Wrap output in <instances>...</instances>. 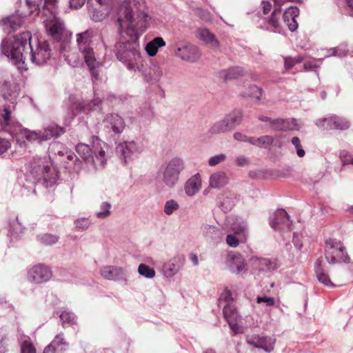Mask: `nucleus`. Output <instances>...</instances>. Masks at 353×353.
<instances>
[{"label": "nucleus", "mask_w": 353, "mask_h": 353, "mask_svg": "<svg viewBox=\"0 0 353 353\" xmlns=\"http://www.w3.org/2000/svg\"><path fill=\"white\" fill-rule=\"evenodd\" d=\"M141 0H125L117 11V26L121 40L114 47L117 58L130 70H139L138 40L148 27L150 17L141 10Z\"/></svg>", "instance_id": "f257e3e1"}, {"label": "nucleus", "mask_w": 353, "mask_h": 353, "mask_svg": "<svg viewBox=\"0 0 353 353\" xmlns=\"http://www.w3.org/2000/svg\"><path fill=\"white\" fill-rule=\"evenodd\" d=\"M47 32L50 38L38 40L34 47L31 43V33L28 31L14 36L13 39H4L1 45V53L9 58L21 72L28 70L27 60L37 65L46 63L54 57L57 48H59L61 51L65 50L63 43L61 42L62 37L59 41H57Z\"/></svg>", "instance_id": "f03ea898"}, {"label": "nucleus", "mask_w": 353, "mask_h": 353, "mask_svg": "<svg viewBox=\"0 0 353 353\" xmlns=\"http://www.w3.org/2000/svg\"><path fill=\"white\" fill-rule=\"evenodd\" d=\"M10 114V106L5 107L0 119L1 130L8 133L15 139L16 144L19 146L20 152L26 150V141L31 143L36 141H47L52 137H59L65 132L63 128L54 123L48 125L43 130L39 132L30 130L23 128L20 123L11 117Z\"/></svg>", "instance_id": "7ed1b4c3"}, {"label": "nucleus", "mask_w": 353, "mask_h": 353, "mask_svg": "<svg viewBox=\"0 0 353 353\" xmlns=\"http://www.w3.org/2000/svg\"><path fill=\"white\" fill-rule=\"evenodd\" d=\"M58 172L52 167L50 157H36L30 161L26 166L24 181L19 182L22 193L30 195L35 193V185L41 184L46 188H53L57 184Z\"/></svg>", "instance_id": "20e7f679"}, {"label": "nucleus", "mask_w": 353, "mask_h": 353, "mask_svg": "<svg viewBox=\"0 0 353 353\" xmlns=\"http://www.w3.org/2000/svg\"><path fill=\"white\" fill-rule=\"evenodd\" d=\"M57 0H26V6L28 11L21 12L23 17L31 14L43 15L47 18L43 21L46 32L57 41H59L63 33L64 25L61 20L57 17Z\"/></svg>", "instance_id": "39448f33"}, {"label": "nucleus", "mask_w": 353, "mask_h": 353, "mask_svg": "<svg viewBox=\"0 0 353 353\" xmlns=\"http://www.w3.org/2000/svg\"><path fill=\"white\" fill-rule=\"evenodd\" d=\"M77 44L81 58L89 68L92 77L97 80L102 63L94 51V32L87 30L76 34Z\"/></svg>", "instance_id": "423d86ee"}, {"label": "nucleus", "mask_w": 353, "mask_h": 353, "mask_svg": "<svg viewBox=\"0 0 353 353\" xmlns=\"http://www.w3.org/2000/svg\"><path fill=\"white\" fill-rule=\"evenodd\" d=\"M108 145L97 137H93L92 146L79 143L76 146L77 154L96 169L103 168L107 161L106 150Z\"/></svg>", "instance_id": "0eeeda50"}, {"label": "nucleus", "mask_w": 353, "mask_h": 353, "mask_svg": "<svg viewBox=\"0 0 353 353\" xmlns=\"http://www.w3.org/2000/svg\"><path fill=\"white\" fill-rule=\"evenodd\" d=\"M225 225L230 228L232 234H228L226 243L230 247L236 248L240 243H245L248 235V224L241 218L230 215L226 217Z\"/></svg>", "instance_id": "6e6552de"}, {"label": "nucleus", "mask_w": 353, "mask_h": 353, "mask_svg": "<svg viewBox=\"0 0 353 353\" xmlns=\"http://www.w3.org/2000/svg\"><path fill=\"white\" fill-rule=\"evenodd\" d=\"M228 303L224 306L222 313L227 321L230 330L234 334H241L243 332V327L241 325V317L239 314L235 305L233 304L232 293L228 288H225L222 292V299Z\"/></svg>", "instance_id": "1a4fd4ad"}, {"label": "nucleus", "mask_w": 353, "mask_h": 353, "mask_svg": "<svg viewBox=\"0 0 353 353\" xmlns=\"http://www.w3.org/2000/svg\"><path fill=\"white\" fill-rule=\"evenodd\" d=\"M185 169V161L180 157H174L161 168L160 173L163 183L173 188L178 183L179 175Z\"/></svg>", "instance_id": "9d476101"}, {"label": "nucleus", "mask_w": 353, "mask_h": 353, "mask_svg": "<svg viewBox=\"0 0 353 353\" xmlns=\"http://www.w3.org/2000/svg\"><path fill=\"white\" fill-rule=\"evenodd\" d=\"M325 255L330 264L350 262V257L343 243L334 239H330L325 241Z\"/></svg>", "instance_id": "9b49d317"}, {"label": "nucleus", "mask_w": 353, "mask_h": 353, "mask_svg": "<svg viewBox=\"0 0 353 353\" xmlns=\"http://www.w3.org/2000/svg\"><path fill=\"white\" fill-rule=\"evenodd\" d=\"M143 150V144L134 140L119 143L116 148L117 153L125 164L138 159Z\"/></svg>", "instance_id": "f8f14e48"}, {"label": "nucleus", "mask_w": 353, "mask_h": 353, "mask_svg": "<svg viewBox=\"0 0 353 353\" xmlns=\"http://www.w3.org/2000/svg\"><path fill=\"white\" fill-rule=\"evenodd\" d=\"M52 272L49 266L44 263H37L27 269V281L32 284L41 285L50 281Z\"/></svg>", "instance_id": "ddd939ff"}, {"label": "nucleus", "mask_w": 353, "mask_h": 353, "mask_svg": "<svg viewBox=\"0 0 353 353\" xmlns=\"http://www.w3.org/2000/svg\"><path fill=\"white\" fill-rule=\"evenodd\" d=\"M103 130L110 136L121 134L125 127L124 119L118 114L110 113L105 116L101 123Z\"/></svg>", "instance_id": "4468645a"}, {"label": "nucleus", "mask_w": 353, "mask_h": 353, "mask_svg": "<svg viewBox=\"0 0 353 353\" xmlns=\"http://www.w3.org/2000/svg\"><path fill=\"white\" fill-rule=\"evenodd\" d=\"M103 110L102 100L97 97L91 101H78L72 103L70 110L74 117L79 114H90L94 112H101Z\"/></svg>", "instance_id": "2eb2a0df"}, {"label": "nucleus", "mask_w": 353, "mask_h": 353, "mask_svg": "<svg viewBox=\"0 0 353 353\" xmlns=\"http://www.w3.org/2000/svg\"><path fill=\"white\" fill-rule=\"evenodd\" d=\"M315 124L323 129L346 130L350 128V121L343 117L332 115L328 117L321 118L315 121Z\"/></svg>", "instance_id": "dca6fc26"}, {"label": "nucleus", "mask_w": 353, "mask_h": 353, "mask_svg": "<svg viewBox=\"0 0 353 353\" xmlns=\"http://www.w3.org/2000/svg\"><path fill=\"white\" fill-rule=\"evenodd\" d=\"M175 55L183 61L194 63L200 59L201 52L197 46L187 43L177 46Z\"/></svg>", "instance_id": "f3484780"}, {"label": "nucleus", "mask_w": 353, "mask_h": 353, "mask_svg": "<svg viewBox=\"0 0 353 353\" xmlns=\"http://www.w3.org/2000/svg\"><path fill=\"white\" fill-rule=\"evenodd\" d=\"M271 227L280 232H289L292 229V221L287 212L280 209L274 212V217L270 221Z\"/></svg>", "instance_id": "a211bd4d"}, {"label": "nucleus", "mask_w": 353, "mask_h": 353, "mask_svg": "<svg viewBox=\"0 0 353 353\" xmlns=\"http://www.w3.org/2000/svg\"><path fill=\"white\" fill-rule=\"evenodd\" d=\"M100 274L105 279L113 281H126V271L121 267L114 265L103 266L100 270Z\"/></svg>", "instance_id": "6ab92c4d"}, {"label": "nucleus", "mask_w": 353, "mask_h": 353, "mask_svg": "<svg viewBox=\"0 0 353 353\" xmlns=\"http://www.w3.org/2000/svg\"><path fill=\"white\" fill-rule=\"evenodd\" d=\"M226 264L229 270L236 274L245 273L247 270L245 259L239 253L230 252L227 257Z\"/></svg>", "instance_id": "aec40b11"}, {"label": "nucleus", "mask_w": 353, "mask_h": 353, "mask_svg": "<svg viewBox=\"0 0 353 353\" xmlns=\"http://www.w3.org/2000/svg\"><path fill=\"white\" fill-rule=\"evenodd\" d=\"M247 341L255 347L262 349L265 352L270 353L274 349V339L265 336L251 335L248 336Z\"/></svg>", "instance_id": "412c9836"}, {"label": "nucleus", "mask_w": 353, "mask_h": 353, "mask_svg": "<svg viewBox=\"0 0 353 353\" xmlns=\"http://www.w3.org/2000/svg\"><path fill=\"white\" fill-rule=\"evenodd\" d=\"M24 17L19 12L18 14H13L3 19L0 21V28L8 34L16 31L21 26Z\"/></svg>", "instance_id": "4be33fe9"}, {"label": "nucleus", "mask_w": 353, "mask_h": 353, "mask_svg": "<svg viewBox=\"0 0 353 353\" xmlns=\"http://www.w3.org/2000/svg\"><path fill=\"white\" fill-rule=\"evenodd\" d=\"M253 267L263 272H272L278 268V264L275 259L268 258H259L254 256L251 259Z\"/></svg>", "instance_id": "5701e85b"}, {"label": "nucleus", "mask_w": 353, "mask_h": 353, "mask_svg": "<svg viewBox=\"0 0 353 353\" xmlns=\"http://www.w3.org/2000/svg\"><path fill=\"white\" fill-rule=\"evenodd\" d=\"M196 37L210 49L216 50L219 48V42L218 39L208 29L205 28H198L196 31Z\"/></svg>", "instance_id": "b1692460"}, {"label": "nucleus", "mask_w": 353, "mask_h": 353, "mask_svg": "<svg viewBox=\"0 0 353 353\" xmlns=\"http://www.w3.org/2000/svg\"><path fill=\"white\" fill-rule=\"evenodd\" d=\"M184 261L183 256H179L165 263L162 269L164 275L168 278L174 276L182 269Z\"/></svg>", "instance_id": "393cba45"}, {"label": "nucleus", "mask_w": 353, "mask_h": 353, "mask_svg": "<svg viewBox=\"0 0 353 353\" xmlns=\"http://www.w3.org/2000/svg\"><path fill=\"white\" fill-rule=\"evenodd\" d=\"M201 187V176L199 173H196L186 181L184 185V190L188 196L192 197L200 191Z\"/></svg>", "instance_id": "a878e982"}, {"label": "nucleus", "mask_w": 353, "mask_h": 353, "mask_svg": "<svg viewBox=\"0 0 353 353\" xmlns=\"http://www.w3.org/2000/svg\"><path fill=\"white\" fill-rule=\"evenodd\" d=\"M299 14V10L296 6L288 7L283 14V23L288 26L289 30L292 32L295 31L298 28V23L296 17Z\"/></svg>", "instance_id": "bb28decb"}, {"label": "nucleus", "mask_w": 353, "mask_h": 353, "mask_svg": "<svg viewBox=\"0 0 353 353\" xmlns=\"http://www.w3.org/2000/svg\"><path fill=\"white\" fill-rule=\"evenodd\" d=\"M68 348V343L65 340L63 334L60 333L44 350H51L54 353H63Z\"/></svg>", "instance_id": "cd10ccee"}, {"label": "nucleus", "mask_w": 353, "mask_h": 353, "mask_svg": "<svg viewBox=\"0 0 353 353\" xmlns=\"http://www.w3.org/2000/svg\"><path fill=\"white\" fill-rule=\"evenodd\" d=\"M202 234L210 242L218 244L219 239L221 236V232L219 229L210 224H203L201 228Z\"/></svg>", "instance_id": "c85d7f7f"}, {"label": "nucleus", "mask_w": 353, "mask_h": 353, "mask_svg": "<svg viewBox=\"0 0 353 353\" xmlns=\"http://www.w3.org/2000/svg\"><path fill=\"white\" fill-rule=\"evenodd\" d=\"M163 71L157 63H152L149 71L144 74L145 81L150 83L159 82L163 77Z\"/></svg>", "instance_id": "c756f323"}, {"label": "nucleus", "mask_w": 353, "mask_h": 353, "mask_svg": "<svg viewBox=\"0 0 353 353\" xmlns=\"http://www.w3.org/2000/svg\"><path fill=\"white\" fill-rule=\"evenodd\" d=\"M241 117V112L239 110L232 112L222 120V129L223 128V125L225 130H231L235 128L240 123Z\"/></svg>", "instance_id": "7c9ffc66"}, {"label": "nucleus", "mask_w": 353, "mask_h": 353, "mask_svg": "<svg viewBox=\"0 0 353 353\" xmlns=\"http://www.w3.org/2000/svg\"><path fill=\"white\" fill-rule=\"evenodd\" d=\"M236 201V194L233 192L225 190L222 192V211L231 210L234 207Z\"/></svg>", "instance_id": "2f4dec72"}, {"label": "nucleus", "mask_w": 353, "mask_h": 353, "mask_svg": "<svg viewBox=\"0 0 353 353\" xmlns=\"http://www.w3.org/2000/svg\"><path fill=\"white\" fill-rule=\"evenodd\" d=\"M314 270L319 282L328 287L335 286L330 279L329 275L323 269L321 259H319L315 262Z\"/></svg>", "instance_id": "473e14b6"}, {"label": "nucleus", "mask_w": 353, "mask_h": 353, "mask_svg": "<svg viewBox=\"0 0 353 353\" xmlns=\"http://www.w3.org/2000/svg\"><path fill=\"white\" fill-rule=\"evenodd\" d=\"M221 188V172L212 173L209 177V185L203 190V195L210 196L212 194V190H219Z\"/></svg>", "instance_id": "72a5a7b5"}, {"label": "nucleus", "mask_w": 353, "mask_h": 353, "mask_svg": "<svg viewBox=\"0 0 353 353\" xmlns=\"http://www.w3.org/2000/svg\"><path fill=\"white\" fill-rule=\"evenodd\" d=\"M25 227L19 218L14 217L10 221V234L12 239L19 238L25 232Z\"/></svg>", "instance_id": "f704fd0d"}, {"label": "nucleus", "mask_w": 353, "mask_h": 353, "mask_svg": "<svg viewBox=\"0 0 353 353\" xmlns=\"http://www.w3.org/2000/svg\"><path fill=\"white\" fill-rule=\"evenodd\" d=\"M165 46V42L162 37H157L148 42L145 48L150 57H154L158 52V49Z\"/></svg>", "instance_id": "c9c22d12"}, {"label": "nucleus", "mask_w": 353, "mask_h": 353, "mask_svg": "<svg viewBox=\"0 0 353 353\" xmlns=\"http://www.w3.org/2000/svg\"><path fill=\"white\" fill-rule=\"evenodd\" d=\"M19 89L16 85H6L3 88V97L6 101L14 105L19 97Z\"/></svg>", "instance_id": "e433bc0d"}, {"label": "nucleus", "mask_w": 353, "mask_h": 353, "mask_svg": "<svg viewBox=\"0 0 353 353\" xmlns=\"http://www.w3.org/2000/svg\"><path fill=\"white\" fill-rule=\"evenodd\" d=\"M327 52L330 54L325 55V57L335 56L341 58L350 54L352 50L348 48V45L346 43H343L336 48L327 50Z\"/></svg>", "instance_id": "4c0bfd02"}, {"label": "nucleus", "mask_w": 353, "mask_h": 353, "mask_svg": "<svg viewBox=\"0 0 353 353\" xmlns=\"http://www.w3.org/2000/svg\"><path fill=\"white\" fill-rule=\"evenodd\" d=\"M88 10L91 19L94 21H102L106 16L108 15L110 11L108 10V8L91 7V6H88Z\"/></svg>", "instance_id": "58836bf2"}, {"label": "nucleus", "mask_w": 353, "mask_h": 353, "mask_svg": "<svg viewBox=\"0 0 353 353\" xmlns=\"http://www.w3.org/2000/svg\"><path fill=\"white\" fill-rule=\"evenodd\" d=\"M63 327L73 326L77 324V316L71 312L63 311L59 314Z\"/></svg>", "instance_id": "ea45409f"}, {"label": "nucleus", "mask_w": 353, "mask_h": 353, "mask_svg": "<svg viewBox=\"0 0 353 353\" xmlns=\"http://www.w3.org/2000/svg\"><path fill=\"white\" fill-rule=\"evenodd\" d=\"M273 142L274 138L272 137L265 135L257 139L253 138V140L250 143L263 148H268L272 145Z\"/></svg>", "instance_id": "a19ab883"}, {"label": "nucleus", "mask_w": 353, "mask_h": 353, "mask_svg": "<svg viewBox=\"0 0 353 353\" xmlns=\"http://www.w3.org/2000/svg\"><path fill=\"white\" fill-rule=\"evenodd\" d=\"M112 205L110 203L104 201L100 205L99 211L95 212V216L99 219H105L111 214Z\"/></svg>", "instance_id": "79ce46f5"}, {"label": "nucleus", "mask_w": 353, "mask_h": 353, "mask_svg": "<svg viewBox=\"0 0 353 353\" xmlns=\"http://www.w3.org/2000/svg\"><path fill=\"white\" fill-rule=\"evenodd\" d=\"M48 151L51 154L59 155L61 157L68 153L63 145L59 141L51 143L48 148Z\"/></svg>", "instance_id": "37998d69"}, {"label": "nucleus", "mask_w": 353, "mask_h": 353, "mask_svg": "<svg viewBox=\"0 0 353 353\" xmlns=\"http://www.w3.org/2000/svg\"><path fill=\"white\" fill-rule=\"evenodd\" d=\"M37 239L40 243L43 245H51L55 244L58 241L59 237L51 234H45L38 235L37 236Z\"/></svg>", "instance_id": "c03bdc74"}, {"label": "nucleus", "mask_w": 353, "mask_h": 353, "mask_svg": "<svg viewBox=\"0 0 353 353\" xmlns=\"http://www.w3.org/2000/svg\"><path fill=\"white\" fill-rule=\"evenodd\" d=\"M243 71L239 67L231 68L228 70L222 71V76L223 75L225 79H234L240 76H242Z\"/></svg>", "instance_id": "a18cd8bd"}, {"label": "nucleus", "mask_w": 353, "mask_h": 353, "mask_svg": "<svg viewBox=\"0 0 353 353\" xmlns=\"http://www.w3.org/2000/svg\"><path fill=\"white\" fill-rule=\"evenodd\" d=\"M138 272L141 276L148 279H152L155 276L154 270L144 263H141L139 265Z\"/></svg>", "instance_id": "49530a36"}, {"label": "nucleus", "mask_w": 353, "mask_h": 353, "mask_svg": "<svg viewBox=\"0 0 353 353\" xmlns=\"http://www.w3.org/2000/svg\"><path fill=\"white\" fill-rule=\"evenodd\" d=\"M179 209V205L177 201L174 199H170L165 203L163 211L165 214L171 215Z\"/></svg>", "instance_id": "de8ad7c7"}, {"label": "nucleus", "mask_w": 353, "mask_h": 353, "mask_svg": "<svg viewBox=\"0 0 353 353\" xmlns=\"http://www.w3.org/2000/svg\"><path fill=\"white\" fill-rule=\"evenodd\" d=\"M21 353H36V349L29 338L24 339L21 342Z\"/></svg>", "instance_id": "09e8293b"}, {"label": "nucleus", "mask_w": 353, "mask_h": 353, "mask_svg": "<svg viewBox=\"0 0 353 353\" xmlns=\"http://www.w3.org/2000/svg\"><path fill=\"white\" fill-rule=\"evenodd\" d=\"M110 0H88V6L108 8L110 10Z\"/></svg>", "instance_id": "8fccbe9b"}, {"label": "nucleus", "mask_w": 353, "mask_h": 353, "mask_svg": "<svg viewBox=\"0 0 353 353\" xmlns=\"http://www.w3.org/2000/svg\"><path fill=\"white\" fill-rule=\"evenodd\" d=\"M291 142L296 149L297 156L299 157H303L305 154V152L302 148L300 139L297 137H292Z\"/></svg>", "instance_id": "3c124183"}, {"label": "nucleus", "mask_w": 353, "mask_h": 353, "mask_svg": "<svg viewBox=\"0 0 353 353\" xmlns=\"http://www.w3.org/2000/svg\"><path fill=\"white\" fill-rule=\"evenodd\" d=\"M8 345V338L6 334V331L0 329V353H5L7 351Z\"/></svg>", "instance_id": "603ef678"}, {"label": "nucleus", "mask_w": 353, "mask_h": 353, "mask_svg": "<svg viewBox=\"0 0 353 353\" xmlns=\"http://www.w3.org/2000/svg\"><path fill=\"white\" fill-rule=\"evenodd\" d=\"M249 97L255 98L257 101L261 99L263 95V90L261 88L256 85H252L250 86V93L248 94Z\"/></svg>", "instance_id": "864d4df0"}, {"label": "nucleus", "mask_w": 353, "mask_h": 353, "mask_svg": "<svg viewBox=\"0 0 353 353\" xmlns=\"http://www.w3.org/2000/svg\"><path fill=\"white\" fill-rule=\"evenodd\" d=\"M90 225L91 221L88 218H80L75 221L76 228L81 230L88 229Z\"/></svg>", "instance_id": "5fc2aeb1"}, {"label": "nucleus", "mask_w": 353, "mask_h": 353, "mask_svg": "<svg viewBox=\"0 0 353 353\" xmlns=\"http://www.w3.org/2000/svg\"><path fill=\"white\" fill-rule=\"evenodd\" d=\"M282 126H283L282 131L293 130L294 129H296L297 128L296 120L294 119H283V123Z\"/></svg>", "instance_id": "6e6d98bb"}, {"label": "nucleus", "mask_w": 353, "mask_h": 353, "mask_svg": "<svg viewBox=\"0 0 353 353\" xmlns=\"http://www.w3.org/2000/svg\"><path fill=\"white\" fill-rule=\"evenodd\" d=\"M11 147L10 139L0 137V156L8 151Z\"/></svg>", "instance_id": "4d7b16f0"}, {"label": "nucleus", "mask_w": 353, "mask_h": 353, "mask_svg": "<svg viewBox=\"0 0 353 353\" xmlns=\"http://www.w3.org/2000/svg\"><path fill=\"white\" fill-rule=\"evenodd\" d=\"M340 157L342 161L343 165H353V157L347 152L343 150L340 153Z\"/></svg>", "instance_id": "13d9d810"}, {"label": "nucleus", "mask_w": 353, "mask_h": 353, "mask_svg": "<svg viewBox=\"0 0 353 353\" xmlns=\"http://www.w3.org/2000/svg\"><path fill=\"white\" fill-rule=\"evenodd\" d=\"M65 59L68 63L74 68L82 63L81 60L79 58H77L73 54L67 55Z\"/></svg>", "instance_id": "bf43d9fd"}, {"label": "nucleus", "mask_w": 353, "mask_h": 353, "mask_svg": "<svg viewBox=\"0 0 353 353\" xmlns=\"http://www.w3.org/2000/svg\"><path fill=\"white\" fill-rule=\"evenodd\" d=\"M256 302L258 303H265L267 306H272L275 303L274 298L268 296H257Z\"/></svg>", "instance_id": "052dcab7"}, {"label": "nucleus", "mask_w": 353, "mask_h": 353, "mask_svg": "<svg viewBox=\"0 0 353 353\" xmlns=\"http://www.w3.org/2000/svg\"><path fill=\"white\" fill-rule=\"evenodd\" d=\"M234 139L240 141L251 143L253 140V137H248L240 132H236L234 134Z\"/></svg>", "instance_id": "680f3d73"}, {"label": "nucleus", "mask_w": 353, "mask_h": 353, "mask_svg": "<svg viewBox=\"0 0 353 353\" xmlns=\"http://www.w3.org/2000/svg\"><path fill=\"white\" fill-rule=\"evenodd\" d=\"M283 119H277L271 121V127L275 130H283Z\"/></svg>", "instance_id": "e2e57ef3"}, {"label": "nucleus", "mask_w": 353, "mask_h": 353, "mask_svg": "<svg viewBox=\"0 0 353 353\" xmlns=\"http://www.w3.org/2000/svg\"><path fill=\"white\" fill-rule=\"evenodd\" d=\"M86 0H70V6L74 9H79L81 8Z\"/></svg>", "instance_id": "0e129e2a"}, {"label": "nucleus", "mask_w": 353, "mask_h": 353, "mask_svg": "<svg viewBox=\"0 0 353 353\" xmlns=\"http://www.w3.org/2000/svg\"><path fill=\"white\" fill-rule=\"evenodd\" d=\"M221 163V154H218L211 157L208 160V165L210 166H215Z\"/></svg>", "instance_id": "69168bd1"}, {"label": "nucleus", "mask_w": 353, "mask_h": 353, "mask_svg": "<svg viewBox=\"0 0 353 353\" xmlns=\"http://www.w3.org/2000/svg\"><path fill=\"white\" fill-rule=\"evenodd\" d=\"M285 68L287 70L291 69L295 64V61L292 58H285Z\"/></svg>", "instance_id": "338daca9"}, {"label": "nucleus", "mask_w": 353, "mask_h": 353, "mask_svg": "<svg viewBox=\"0 0 353 353\" xmlns=\"http://www.w3.org/2000/svg\"><path fill=\"white\" fill-rule=\"evenodd\" d=\"M292 242H293L295 248L298 250H301V248L303 247V243H302L301 241L298 238V236L295 234H294Z\"/></svg>", "instance_id": "774afa93"}]
</instances>
